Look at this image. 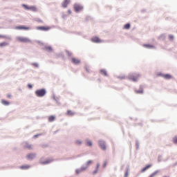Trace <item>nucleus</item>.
Returning a JSON list of instances; mask_svg holds the SVG:
<instances>
[{
	"label": "nucleus",
	"instance_id": "obj_10",
	"mask_svg": "<svg viewBox=\"0 0 177 177\" xmlns=\"http://www.w3.org/2000/svg\"><path fill=\"white\" fill-rule=\"evenodd\" d=\"M35 158H36V153H30L28 155H27V158L28 160H33Z\"/></svg>",
	"mask_w": 177,
	"mask_h": 177
},
{
	"label": "nucleus",
	"instance_id": "obj_9",
	"mask_svg": "<svg viewBox=\"0 0 177 177\" xmlns=\"http://www.w3.org/2000/svg\"><path fill=\"white\" fill-rule=\"evenodd\" d=\"M99 145L102 150L105 151L106 149V147L105 145L104 141H102V140L99 141Z\"/></svg>",
	"mask_w": 177,
	"mask_h": 177
},
{
	"label": "nucleus",
	"instance_id": "obj_5",
	"mask_svg": "<svg viewBox=\"0 0 177 177\" xmlns=\"http://www.w3.org/2000/svg\"><path fill=\"white\" fill-rule=\"evenodd\" d=\"M15 30H30V27H28V26H16V27H15Z\"/></svg>",
	"mask_w": 177,
	"mask_h": 177
},
{
	"label": "nucleus",
	"instance_id": "obj_4",
	"mask_svg": "<svg viewBox=\"0 0 177 177\" xmlns=\"http://www.w3.org/2000/svg\"><path fill=\"white\" fill-rule=\"evenodd\" d=\"M74 9H75V12H80L81 10H82L84 9V7L80 4H75Z\"/></svg>",
	"mask_w": 177,
	"mask_h": 177
},
{
	"label": "nucleus",
	"instance_id": "obj_27",
	"mask_svg": "<svg viewBox=\"0 0 177 177\" xmlns=\"http://www.w3.org/2000/svg\"><path fill=\"white\" fill-rule=\"evenodd\" d=\"M173 143L177 145V136L173 138Z\"/></svg>",
	"mask_w": 177,
	"mask_h": 177
},
{
	"label": "nucleus",
	"instance_id": "obj_17",
	"mask_svg": "<svg viewBox=\"0 0 177 177\" xmlns=\"http://www.w3.org/2000/svg\"><path fill=\"white\" fill-rule=\"evenodd\" d=\"M100 73L104 76H108L107 72L105 69H100Z\"/></svg>",
	"mask_w": 177,
	"mask_h": 177
},
{
	"label": "nucleus",
	"instance_id": "obj_19",
	"mask_svg": "<svg viewBox=\"0 0 177 177\" xmlns=\"http://www.w3.org/2000/svg\"><path fill=\"white\" fill-rule=\"evenodd\" d=\"M159 173V171H155L153 173H152L149 177H156V176Z\"/></svg>",
	"mask_w": 177,
	"mask_h": 177
},
{
	"label": "nucleus",
	"instance_id": "obj_13",
	"mask_svg": "<svg viewBox=\"0 0 177 177\" xmlns=\"http://www.w3.org/2000/svg\"><path fill=\"white\" fill-rule=\"evenodd\" d=\"M152 167V165H147L144 168L141 169V173L145 172V171H147V169H149Z\"/></svg>",
	"mask_w": 177,
	"mask_h": 177
},
{
	"label": "nucleus",
	"instance_id": "obj_40",
	"mask_svg": "<svg viewBox=\"0 0 177 177\" xmlns=\"http://www.w3.org/2000/svg\"><path fill=\"white\" fill-rule=\"evenodd\" d=\"M1 38H6V36L2 35H0V39H1Z\"/></svg>",
	"mask_w": 177,
	"mask_h": 177
},
{
	"label": "nucleus",
	"instance_id": "obj_11",
	"mask_svg": "<svg viewBox=\"0 0 177 177\" xmlns=\"http://www.w3.org/2000/svg\"><path fill=\"white\" fill-rule=\"evenodd\" d=\"M70 3V0H64L62 3V6L64 8H66L68 7V5Z\"/></svg>",
	"mask_w": 177,
	"mask_h": 177
},
{
	"label": "nucleus",
	"instance_id": "obj_37",
	"mask_svg": "<svg viewBox=\"0 0 177 177\" xmlns=\"http://www.w3.org/2000/svg\"><path fill=\"white\" fill-rule=\"evenodd\" d=\"M28 88H29V89H32V84H28Z\"/></svg>",
	"mask_w": 177,
	"mask_h": 177
},
{
	"label": "nucleus",
	"instance_id": "obj_23",
	"mask_svg": "<svg viewBox=\"0 0 177 177\" xmlns=\"http://www.w3.org/2000/svg\"><path fill=\"white\" fill-rule=\"evenodd\" d=\"M21 169H28L30 168V166L26 165H23L21 167Z\"/></svg>",
	"mask_w": 177,
	"mask_h": 177
},
{
	"label": "nucleus",
	"instance_id": "obj_33",
	"mask_svg": "<svg viewBox=\"0 0 177 177\" xmlns=\"http://www.w3.org/2000/svg\"><path fill=\"white\" fill-rule=\"evenodd\" d=\"M174 37L172 35H169V40H174Z\"/></svg>",
	"mask_w": 177,
	"mask_h": 177
},
{
	"label": "nucleus",
	"instance_id": "obj_34",
	"mask_svg": "<svg viewBox=\"0 0 177 177\" xmlns=\"http://www.w3.org/2000/svg\"><path fill=\"white\" fill-rule=\"evenodd\" d=\"M6 97H7V98H8V99H11L12 97V95L10 93H9V94H7Z\"/></svg>",
	"mask_w": 177,
	"mask_h": 177
},
{
	"label": "nucleus",
	"instance_id": "obj_1",
	"mask_svg": "<svg viewBox=\"0 0 177 177\" xmlns=\"http://www.w3.org/2000/svg\"><path fill=\"white\" fill-rule=\"evenodd\" d=\"M16 40L19 42H22V43H31L32 40L30 39L24 37H17Z\"/></svg>",
	"mask_w": 177,
	"mask_h": 177
},
{
	"label": "nucleus",
	"instance_id": "obj_29",
	"mask_svg": "<svg viewBox=\"0 0 177 177\" xmlns=\"http://www.w3.org/2000/svg\"><path fill=\"white\" fill-rule=\"evenodd\" d=\"M124 28L126 30H129V28H130V24H127L124 25Z\"/></svg>",
	"mask_w": 177,
	"mask_h": 177
},
{
	"label": "nucleus",
	"instance_id": "obj_15",
	"mask_svg": "<svg viewBox=\"0 0 177 177\" xmlns=\"http://www.w3.org/2000/svg\"><path fill=\"white\" fill-rule=\"evenodd\" d=\"M55 119H56V118H55V115H50V116L48 117V121L50 122H54L55 120Z\"/></svg>",
	"mask_w": 177,
	"mask_h": 177
},
{
	"label": "nucleus",
	"instance_id": "obj_35",
	"mask_svg": "<svg viewBox=\"0 0 177 177\" xmlns=\"http://www.w3.org/2000/svg\"><path fill=\"white\" fill-rule=\"evenodd\" d=\"M50 160H47V161H46V162H42L41 164L45 165V164H48V163H50Z\"/></svg>",
	"mask_w": 177,
	"mask_h": 177
},
{
	"label": "nucleus",
	"instance_id": "obj_12",
	"mask_svg": "<svg viewBox=\"0 0 177 177\" xmlns=\"http://www.w3.org/2000/svg\"><path fill=\"white\" fill-rule=\"evenodd\" d=\"M80 60L79 59H77V58H75V57H73L72 58V63L75 64V65H77V64H80Z\"/></svg>",
	"mask_w": 177,
	"mask_h": 177
},
{
	"label": "nucleus",
	"instance_id": "obj_44",
	"mask_svg": "<svg viewBox=\"0 0 177 177\" xmlns=\"http://www.w3.org/2000/svg\"><path fill=\"white\" fill-rule=\"evenodd\" d=\"M163 177H169V176H163Z\"/></svg>",
	"mask_w": 177,
	"mask_h": 177
},
{
	"label": "nucleus",
	"instance_id": "obj_41",
	"mask_svg": "<svg viewBox=\"0 0 177 177\" xmlns=\"http://www.w3.org/2000/svg\"><path fill=\"white\" fill-rule=\"evenodd\" d=\"M100 167V165H99V164H97V167H96V169H99V167Z\"/></svg>",
	"mask_w": 177,
	"mask_h": 177
},
{
	"label": "nucleus",
	"instance_id": "obj_16",
	"mask_svg": "<svg viewBox=\"0 0 177 177\" xmlns=\"http://www.w3.org/2000/svg\"><path fill=\"white\" fill-rule=\"evenodd\" d=\"M1 104L5 106H8L10 104V102H9L8 101H6L5 100H1Z\"/></svg>",
	"mask_w": 177,
	"mask_h": 177
},
{
	"label": "nucleus",
	"instance_id": "obj_25",
	"mask_svg": "<svg viewBox=\"0 0 177 177\" xmlns=\"http://www.w3.org/2000/svg\"><path fill=\"white\" fill-rule=\"evenodd\" d=\"M8 45V44H7L6 41H3V43L0 44V47H4V46H6Z\"/></svg>",
	"mask_w": 177,
	"mask_h": 177
},
{
	"label": "nucleus",
	"instance_id": "obj_3",
	"mask_svg": "<svg viewBox=\"0 0 177 177\" xmlns=\"http://www.w3.org/2000/svg\"><path fill=\"white\" fill-rule=\"evenodd\" d=\"M22 6L24 7V8L26 10H30L32 12H37V8L35 6H28L26 4H23Z\"/></svg>",
	"mask_w": 177,
	"mask_h": 177
},
{
	"label": "nucleus",
	"instance_id": "obj_7",
	"mask_svg": "<svg viewBox=\"0 0 177 177\" xmlns=\"http://www.w3.org/2000/svg\"><path fill=\"white\" fill-rule=\"evenodd\" d=\"M140 77V75L139 74L129 76V79L133 82H137Z\"/></svg>",
	"mask_w": 177,
	"mask_h": 177
},
{
	"label": "nucleus",
	"instance_id": "obj_6",
	"mask_svg": "<svg viewBox=\"0 0 177 177\" xmlns=\"http://www.w3.org/2000/svg\"><path fill=\"white\" fill-rule=\"evenodd\" d=\"M37 30H41V31H48L50 30V27L49 26H39L37 27Z\"/></svg>",
	"mask_w": 177,
	"mask_h": 177
},
{
	"label": "nucleus",
	"instance_id": "obj_42",
	"mask_svg": "<svg viewBox=\"0 0 177 177\" xmlns=\"http://www.w3.org/2000/svg\"><path fill=\"white\" fill-rule=\"evenodd\" d=\"M86 71L87 73H89V69H88V68H86Z\"/></svg>",
	"mask_w": 177,
	"mask_h": 177
},
{
	"label": "nucleus",
	"instance_id": "obj_39",
	"mask_svg": "<svg viewBox=\"0 0 177 177\" xmlns=\"http://www.w3.org/2000/svg\"><path fill=\"white\" fill-rule=\"evenodd\" d=\"M106 165H107V162H104V164H103V167H106Z\"/></svg>",
	"mask_w": 177,
	"mask_h": 177
},
{
	"label": "nucleus",
	"instance_id": "obj_24",
	"mask_svg": "<svg viewBox=\"0 0 177 177\" xmlns=\"http://www.w3.org/2000/svg\"><path fill=\"white\" fill-rule=\"evenodd\" d=\"M86 145L88 147H92L93 146V142L91 141H87L86 143Z\"/></svg>",
	"mask_w": 177,
	"mask_h": 177
},
{
	"label": "nucleus",
	"instance_id": "obj_26",
	"mask_svg": "<svg viewBox=\"0 0 177 177\" xmlns=\"http://www.w3.org/2000/svg\"><path fill=\"white\" fill-rule=\"evenodd\" d=\"M93 164V161L92 160H88V162H86V167H88L90 165Z\"/></svg>",
	"mask_w": 177,
	"mask_h": 177
},
{
	"label": "nucleus",
	"instance_id": "obj_20",
	"mask_svg": "<svg viewBox=\"0 0 177 177\" xmlns=\"http://www.w3.org/2000/svg\"><path fill=\"white\" fill-rule=\"evenodd\" d=\"M143 47L147 48H154V46L150 44H144Z\"/></svg>",
	"mask_w": 177,
	"mask_h": 177
},
{
	"label": "nucleus",
	"instance_id": "obj_21",
	"mask_svg": "<svg viewBox=\"0 0 177 177\" xmlns=\"http://www.w3.org/2000/svg\"><path fill=\"white\" fill-rule=\"evenodd\" d=\"M162 77L167 80H169V79H171L172 78V76L169 75V74H167V75H162Z\"/></svg>",
	"mask_w": 177,
	"mask_h": 177
},
{
	"label": "nucleus",
	"instance_id": "obj_28",
	"mask_svg": "<svg viewBox=\"0 0 177 177\" xmlns=\"http://www.w3.org/2000/svg\"><path fill=\"white\" fill-rule=\"evenodd\" d=\"M82 142L81 140H76L75 144L78 146L82 145Z\"/></svg>",
	"mask_w": 177,
	"mask_h": 177
},
{
	"label": "nucleus",
	"instance_id": "obj_22",
	"mask_svg": "<svg viewBox=\"0 0 177 177\" xmlns=\"http://www.w3.org/2000/svg\"><path fill=\"white\" fill-rule=\"evenodd\" d=\"M25 148L26 149H28L29 150H31L32 149V146L28 143H26V145L25 146Z\"/></svg>",
	"mask_w": 177,
	"mask_h": 177
},
{
	"label": "nucleus",
	"instance_id": "obj_32",
	"mask_svg": "<svg viewBox=\"0 0 177 177\" xmlns=\"http://www.w3.org/2000/svg\"><path fill=\"white\" fill-rule=\"evenodd\" d=\"M98 171H99V169H95V170L93 172V174L96 175Z\"/></svg>",
	"mask_w": 177,
	"mask_h": 177
},
{
	"label": "nucleus",
	"instance_id": "obj_43",
	"mask_svg": "<svg viewBox=\"0 0 177 177\" xmlns=\"http://www.w3.org/2000/svg\"><path fill=\"white\" fill-rule=\"evenodd\" d=\"M68 12L69 14H71V10H68Z\"/></svg>",
	"mask_w": 177,
	"mask_h": 177
},
{
	"label": "nucleus",
	"instance_id": "obj_14",
	"mask_svg": "<svg viewBox=\"0 0 177 177\" xmlns=\"http://www.w3.org/2000/svg\"><path fill=\"white\" fill-rule=\"evenodd\" d=\"M66 115L68 116H73L75 115V112H74L71 110H68Z\"/></svg>",
	"mask_w": 177,
	"mask_h": 177
},
{
	"label": "nucleus",
	"instance_id": "obj_36",
	"mask_svg": "<svg viewBox=\"0 0 177 177\" xmlns=\"http://www.w3.org/2000/svg\"><path fill=\"white\" fill-rule=\"evenodd\" d=\"M128 176H129V171L127 170V171H126V172L124 174V177H128Z\"/></svg>",
	"mask_w": 177,
	"mask_h": 177
},
{
	"label": "nucleus",
	"instance_id": "obj_2",
	"mask_svg": "<svg viewBox=\"0 0 177 177\" xmlns=\"http://www.w3.org/2000/svg\"><path fill=\"white\" fill-rule=\"evenodd\" d=\"M46 93V91L45 90V88L38 89L35 91V95L37 97H42L45 96Z\"/></svg>",
	"mask_w": 177,
	"mask_h": 177
},
{
	"label": "nucleus",
	"instance_id": "obj_18",
	"mask_svg": "<svg viewBox=\"0 0 177 177\" xmlns=\"http://www.w3.org/2000/svg\"><path fill=\"white\" fill-rule=\"evenodd\" d=\"M144 92L143 88L141 87L140 90H136V93L137 94H142Z\"/></svg>",
	"mask_w": 177,
	"mask_h": 177
},
{
	"label": "nucleus",
	"instance_id": "obj_31",
	"mask_svg": "<svg viewBox=\"0 0 177 177\" xmlns=\"http://www.w3.org/2000/svg\"><path fill=\"white\" fill-rule=\"evenodd\" d=\"M87 166L85 167H82L81 169H80V171H82V172H83V171H86V169H87Z\"/></svg>",
	"mask_w": 177,
	"mask_h": 177
},
{
	"label": "nucleus",
	"instance_id": "obj_30",
	"mask_svg": "<svg viewBox=\"0 0 177 177\" xmlns=\"http://www.w3.org/2000/svg\"><path fill=\"white\" fill-rule=\"evenodd\" d=\"M46 50L51 52L53 50L52 48L50 46H48L46 48Z\"/></svg>",
	"mask_w": 177,
	"mask_h": 177
},
{
	"label": "nucleus",
	"instance_id": "obj_8",
	"mask_svg": "<svg viewBox=\"0 0 177 177\" xmlns=\"http://www.w3.org/2000/svg\"><path fill=\"white\" fill-rule=\"evenodd\" d=\"M91 41L99 44V43H102V40H100V38H99V37H93L91 38Z\"/></svg>",
	"mask_w": 177,
	"mask_h": 177
},
{
	"label": "nucleus",
	"instance_id": "obj_38",
	"mask_svg": "<svg viewBox=\"0 0 177 177\" xmlns=\"http://www.w3.org/2000/svg\"><path fill=\"white\" fill-rule=\"evenodd\" d=\"M81 172H82V171H80V169L76 170V174H80Z\"/></svg>",
	"mask_w": 177,
	"mask_h": 177
}]
</instances>
